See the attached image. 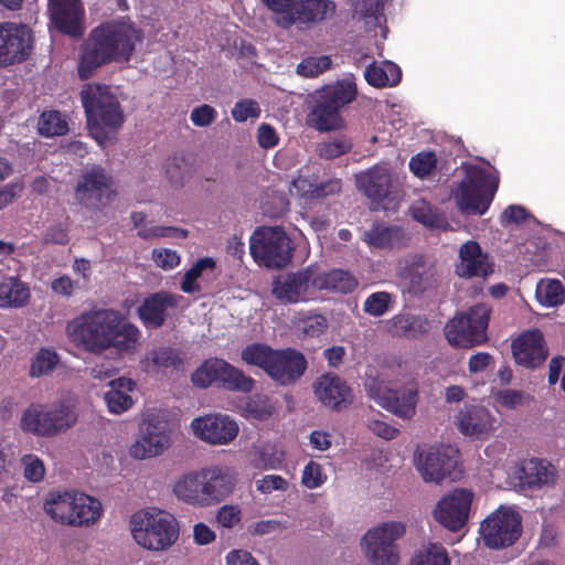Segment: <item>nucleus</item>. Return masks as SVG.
<instances>
[{"mask_svg": "<svg viewBox=\"0 0 565 565\" xmlns=\"http://www.w3.org/2000/svg\"><path fill=\"white\" fill-rule=\"evenodd\" d=\"M81 100L90 135L99 143L108 139V132H116L122 127L125 115L109 85L86 84L81 90Z\"/></svg>", "mask_w": 565, "mask_h": 565, "instance_id": "20e7f679", "label": "nucleus"}, {"mask_svg": "<svg viewBox=\"0 0 565 565\" xmlns=\"http://www.w3.org/2000/svg\"><path fill=\"white\" fill-rule=\"evenodd\" d=\"M130 532L134 541L142 548L163 552L177 542L179 523L168 512L140 510L131 515Z\"/></svg>", "mask_w": 565, "mask_h": 565, "instance_id": "423d86ee", "label": "nucleus"}, {"mask_svg": "<svg viewBox=\"0 0 565 565\" xmlns=\"http://www.w3.org/2000/svg\"><path fill=\"white\" fill-rule=\"evenodd\" d=\"M313 279H316V269L311 266L288 273L274 281V296L287 303H296L309 299L310 291L313 290Z\"/></svg>", "mask_w": 565, "mask_h": 565, "instance_id": "a878e982", "label": "nucleus"}, {"mask_svg": "<svg viewBox=\"0 0 565 565\" xmlns=\"http://www.w3.org/2000/svg\"><path fill=\"white\" fill-rule=\"evenodd\" d=\"M24 477L32 482H39L44 478L45 469L43 461L35 455H25L22 458Z\"/></svg>", "mask_w": 565, "mask_h": 565, "instance_id": "13d9d810", "label": "nucleus"}, {"mask_svg": "<svg viewBox=\"0 0 565 565\" xmlns=\"http://www.w3.org/2000/svg\"><path fill=\"white\" fill-rule=\"evenodd\" d=\"M454 423L465 437L483 441L491 436L495 418L487 407L465 403L456 413Z\"/></svg>", "mask_w": 565, "mask_h": 565, "instance_id": "aec40b11", "label": "nucleus"}, {"mask_svg": "<svg viewBox=\"0 0 565 565\" xmlns=\"http://www.w3.org/2000/svg\"><path fill=\"white\" fill-rule=\"evenodd\" d=\"M367 427L373 434L386 440L394 439L399 433L396 427L380 419H370Z\"/></svg>", "mask_w": 565, "mask_h": 565, "instance_id": "0e129e2a", "label": "nucleus"}, {"mask_svg": "<svg viewBox=\"0 0 565 565\" xmlns=\"http://www.w3.org/2000/svg\"><path fill=\"white\" fill-rule=\"evenodd\" d=\"M30 298L29 287L18 277L0 274V307H23Z\"/></svg>", "mask_w": 565, "mask_h": 565, "instance_id": "4c0bfd02", "label": "nucleus"}, {"mask_svg": "<svg viewBox=\"0 0 565 565\" xmlns=\"http://www.w3.org/2000/svg\"><path fill=\"white\" fill-rule=\"evenodd\" d=\"M183 300L181 295L158 291L147 296L137 308V315L146 328H161L168 317V310L177 308Z\"/></svg>", "mask_w": 565, "mask_h": 565, "instance_id": "c85d7f7f", "label": "nucleus"}, {"mask_svg": "<svg viewBox=\"0 0 565 565\" xmlns=\"http://www.w3.org/2000/svg\"><path fill=\"white\" fill-rule=\"evenodd\" d=\"M198 471H191L182 475L173 486L175 497L189 504L198 507Z\"/></svg>", "mask_w": 565, "mask_h": 565, "instance_id": "c03bdc74", "label": "nucleus"}, {"mask_svg": "<svg viewBox=\"0 0 565 565\" xmlns=\"http://www.w3.org/2000/svg\"><path fill=\"white\" fill-rule=\"evenodd\" d=\"M172 426L164 411L151 412L147 415L140 435L129 448L135 459L160 456L170 447Z\"/></svg>", "mask_w": 565, "mask_h": 565, "instance_id": "ddd939ff", "label": "nucleus"}, {"mask_svg": "<svg viewBox=\"0 0 565 565\" xmlns=\"http://www.w3.org/2000/svg\"><path fill=\"white\" fill-rule=\"evenodd\" d=\"M356 93V85L348 79L324 86L312 110L316 128L320 131L338 129L342 122L340 109L352 103Z\"/></svg>", "mask_w": 565, "mask_h": 565, "instance_id": "9b49d317", "label": "nucleus"}, {"mask_svg": "<svg viewBox=\"0 0 565 565\" xmlns=\"http://www.w3.org/2000/svg\"><path fill=\"white\" fill-rule=\"evenodd\" d=\"M217 522L223 527H232L241 521V511L233 505H223L216 515Z\"/></svg>", "mask_w": 565, "mask_h": 565, "instance_id": "69168bd1", "label": "nucleus"}, {"mask_svg": "<svg viewBox=\"0 0 565 565\" xmlns=\"http://www.w3.org/2000/svg\"><path fill=\"white\" fill-rule=\"evenodd\" d=\"M72 343L92 354L115 349L120 354L136 352L140 330L115 309L94 308L82 312L66 324Z\"/></svg>", "mask_w": 565, "mask_h": 565, "instance_id": "f257e3e1", "label": "nucleus"}, {"mask_svg": "<svg viewBox=\"0 0 565 565\" xmlns=\"http://www.w3.org/2000/svg\"><path fill=\"white\" fill-rule=\"evenodd\" d=\"M110 180L99 167L86 171L75 186V199L79 204L98 209L110 198Z\"/></svg>", "mask_w": 565, "mask_h": 565, "instance_id": "393cba45", "label": "nucleus"}, {"mask_svg": "<svg viewBox=\"0 0 565 565\" xmlns=\"http://www.w3.org/2000/svg\"><path fill=\"white\" fill-rule=\"evenodd\" d=\"M492 308L481 302L457 313L444 328L445 337L456 348H473L488 341L487 330Z\"/></svg>", "mask_w": 565, "mask_h": 565, "instance_id": "0eeeda50", "label": "nucleus"}, {"mask_svg": "<svg viewBox=\"0 0 565 565\" xmlns=\"http://www.w3.org/2000/svg\"><path fill=\"white\" fill-rule=\"evenodd\" d=\"M535 297L544 307H556L563 303L565 289L557 279H541L536 285Z\"/></svg>", "mask_w": 565, "mask_h": 565, "instance_id": "79ce46f5", "label": "nucleus"}, {"mask_svg": "<svg viewBox=\"0 0 565 565\" xmlns=\"http://www.w3.org/2000/svg\"><path fill=\"white\" fill-rule=\"evenodd\" d=\"M411 565H450V558L443 545L429 544L412 559Z\"/></svg>", "mask_w": 565, "mask_h": 565, "instance_id": "de8ad7c7", "label": "nucleus"}, {"mask_svg": "<svg viewBox=\"0 0 565 565\" xmlns=\"http://www.w3.org/2000/svg\"><path fill=\"white\" fill-rule=\"evenodd\" d=\"M438 159L434 151H420L414 154L409 162V171L418 179L425 180L434 175Z\"/></svg>", "mask_w": 565, "mask_h": 565, "instance_id": "37998d69", "label": "nucleus"}, {"mask_svg": "<svg viewBox=\"0 0 565 565\" xmlns=\"http://www.w3.org/2000/svg\"><path fill=\"white\" fill-rule=\"evenodd\" d=\"M138 236L143 239H151L154 237L185 238L188 236V231L175 226H150L138 231Z\"/></svg>", "mask_w": 565, "mask_h": 565, "instance_id": "5fc2aeb1", "label": "nucleus"}, {"mask_svg": "<svg viewBox=\"0 0 565 565\" xmlns=\"http://www.w3.org/2000/svg\"><path fill=\"white\" fill-rule=\"evenodd\" d=\"M44 512L56 523L89 526L102 515L100 502L78 491H51L43 502Z\"/></svg>", "mask_w": 565, "mask_h": 565, "instance_id": "39448f33", "label": "nucleus"}, {"mask_svg": "<svg viewBox=\"0 0 565 565\" xmlns=\"http://www.w3.org/2000/svg\"><path fill=\"white\" fill-rule=\"evenodd\" d=\"M498 186V178L483 168L468 167L455 193L459 210L465 214L483 215L489 210Z\"/></svg>", "mask_w": 565, "mask_h": 565, "instance_id": "6e6552de", "label": "nucleus"}, {"mask_svg": "<svg viewBox=\"0 0 565 565\" xmlns=\"http://www.w3.org/2000/svg\"><path fill=\"white\" fill-rule=\"evenodd\" d=\"M108 391L104 394L107 408L113 414H122L134 405L130 393L136 388V383L128 377H117L108 383Z\"/></svg>", "mask_w": 565, "mask_h": 565, "instance_id": "f704fd0d", "label": "nucleus"}, {"mask_svg": "<svg viewBox=\"0 0 565 565\" xmlns=\"http://www.w3.org/2000/svg\"><path fill=\"white\" fill-rule=\"evenodd\" d=\"M459 451L451 446L431 448L420 459L418 470L425 481L440 483L444 479L455 480L460 471L457 470Z\"/></svg>", "mask_w": 565, "mask_h": 565, "instance_id": "6ab92c4d", "label": "nucleus"}, {"mask_svg": "<svg viewBox=\"0 0 565 565\" xmlns=\"http://www.w3.org/2000/svg\"><path fill=\"white\" fill-rule=\"evenodd\" d=\"M473 497L471 490L456 488L437 502L433 510L435 520L451 532L460 531L468 522Z\"/></svg>", "mask_w": 565, "mask_h": 565, "instance_id": "a211bd4d", "label": "nucleus"}, {"mask_svg": "<svg viewBox=\"0 0 565 565\" xmlns=\"http://www.w3.org/2000/svg\"><path fill=\"white\" fill-rule=\"evenodd\" d=\"M58 362L60 358L53 349L41 348L31 361L30 376L46 375L55 369Z\"/></svg>", "mask_w": 565, "mask_h": 565, "instance_id": "a18cd8bd", "label": "nucleus"}, {"mask_svg": "<svg viewBox=\"0 0 565 565\" xmlns=\"http://www.w3.org/2000/svg\"><path fill=\"white\" fill-rule=\"evenodd\" d=\"M392 295L386 291L371 294L363 303V310L373 317H381L388 311Z\"/></svg>", "mask_w": 565, "mask_h": 565, "instance_id": "8fccbe9b", "label": "nucleus"}, {"mask_svg": "<svg viewBox=\"0 0 565 565\" xmlns=\"http://www.w3.org/2000/svg\"><path fill=\"white\" fill-rule=\"evenodd\" d=\"M290 191H295L298 196L305 200L319 199V194L321 193L319 192L318 184L316 182H312L309 178L301 175L294 179ZM320 191L322 190L320 189Z\"/></svg>", "mask_w": 565, "mask_h": 565, "instance_id": "4d7b16f0", "label": "nucleus"}, {"mask_svg": "<svg viewBox=\"0 0 565 565\" xmlns=\"http://www.w3.org/2000/svg\"><path fill=\"white\" fill-rule=\"evenodd\" d=\"M191 428L195 437L211 445H227L238 434L236 422L221 414L194 418Z\"/></svg>", "mask_w": 565, "mask_h": 565, "instance_id": "b1692460", "label": "nucleus"}, {"mask_svg": "<svg viewBox=\"0 0 565 565\" xmlns=\"http://www.w3.org/2000/svg\"><path fill=\"white\" fill-rule=\"evenodd\" d=\"M288 486L289 483L285 478L276 475H268L256 480V489L266 494L271 493L275 490L286 491Z\"/></svg>", "mask_w": 565, "mask_h": 565, "instance_id": "052dcab7", "label": "nucleus"}, {"mask_svg": "<svg viewBox=\"0 0 565 565\" xmlns=\"http://www.w3.org/2000/svg\"><path fill=\"white\" fill-rule=\"evenodd\" d=\"M335 13V3L332 0H297L290 11L276 19L277 25L289 29L298 24L300 29L326 20Z\"/></svg>", "mask_w": 565, "mask_h": 565, "instance_id": "412c9836", "label": "nucleus"}, {"mask_svg": "<svg viewBox=\"0 0 565 565\" xmlns=\"http://www.w3.org/2000/svg\"><path fill=\"white\" fill-rule=\"evenodd\" d=\"M516 478L521 490L537 491L554 483L556 469L547 460L533 457L520 462L516 469Z\"/></svg>", "mask_w": 565, "mask_h": 565, "instance_id": "c756f323", "label": "nucleus"}, {"mask_svg": "<svg viewBox=\"0 0 565 565\" xmlns=\"http://www.w3.org/2000/svg\"><path fill=\"white\" fill-rule=\"evenodd\" d=\"M367 394L376 401L380 406L392 412L402 418H411L415 415L418 402L417 383L412 381L402 390H392L382 386L376 380L372 379L366 384Z\"/></svg>", "mask_w": 565, "mask_h": 565, "instance_id": "f3484780", "label": "nucleus"}, {"mask_svg": "<svg viewBox=\"0 0 565 565\" xmlns=\"http://www.w3.org/2000/svg\"><path fill=\"white\" fill-rule=\"evenodd\" d=\"M216 117L217 111L214 107L207 104L194 107L190 114V119L196 127H207L216 119Z\"/></svg>", "mask_w": 565, "mask_h": 565, "instance_id": "bf43d9fd", "label": "nucleus"}, {"mask_svg": "<svg viewBox=\"0 0 565 565\" xmlns=\"http://www.w3.org/2000/svg\"><path fill=\"white\" fill-rule=\"evenodd\" d=\"M390 332L396 337L418 339L429 331V321L422 316L397 315L390 321Z\"/></svg>", "mask_w": 565, "mask_h": 565, "instance_id": "e433bc0d", "label": "nucleus"}, {"mask_svg": "<svg viewBox=\"0 0 565 565\" xmlns=\"http://www.w3.org/2000/svg\"><path fill=\"white\" fill-rule=\"evenodd\" d=\"M68 124L65 116L54 109L44 110L38 120V132L46 138L66 135Z\"/></svg>", "mask_w": 565, "mask_h": 565, "instance_id": "a19ab883", "label": "nucleus"}, {"mask_svg": "<svg viewBox=\"0 0 565 565\" xmlns=\"http://www.w3.org/2000/svg\"><path fill=\"white\" fill-rule=\"evenodd\" d=\"M356 186L367 198L380 202L391 193V173L385 168L374 167L356 175Z\"/></svg>", "mask_w": 565, "mask_h": 565, "instance_id": "72a5a7b5", "label": "nucleus"}, {"mask_svg": "<svg viewBox=\"0 0 565 565\" xmlns=\"http://www.w3.org/2000/svg\"><path fill=\"white\" fill-rule=\"evenodd\" d=\"M215 267V262L211 257L200 258L193 266L185 271L181 281V290L185 294L199 292L201 290L198 278L201 277L203 270Z\"/></svg>", "mask_w": 565, "mask_h": 565, "instance_id": "49530a36", "label": "nucleus"}, {"mask_svg": "<svg viewBox=\"0 0 565 565\" xmlns=\"http://www.w3.org/2000/svg\"><path fill=\"white\" fill-rule=\"evenodd\" d=\"M32 29L22 22H0V68L29 60L33 52Z\"/></svg>", "mask_w": 565, "mask_h": 565, "instance_id": "dca6fc26", "label": "nucleus"}, {"mask_svg": "<svg viewBox=\"0 0 565 565\" xmlns=\"http://www.w3.org/2000/svg\"><path fill=\"white\" fill-rule=\"evenodd\" d=\"M47 11L58 32L72 38L83 35L85 10L81 0H47Z\"/></svg>", "mask_w": 565, "mask_h": 565, "instance_id": "5701e85b", "label": "nucleus"}, {"mask_svg": "<svg viewBox=\"0 0 565 565\" xmlns=\"http://www.w3.org/2000/svg\"><path fill=\"white\" fill-rule=\"evenodd\" d=\"M193 385L206 388L216 383L220 386L234 392L249 393L255 386L250 376L223 359H206L191 375Z\"/></svg>", "mask_w": 565, "mask_h": 565, "instance_id": "f8f14e48", "label": "nucleus"}, {"mask_svg": "<svg viewBox=\"0 0 565 565\" xmlns=\"http://www.w3.org/2000/svg\"><path fill=\"white\" fill-rule=\"evenodd\" d=\"M405 534L401 522H383L369 530L362 539V546L372 565H397L399 554L396 541Z\"/></svg>", "mask_w": 565, "mask_h": 565, "instance_id": "4468645a", "label": "nucleus"}, {"mask_svg": "<svg viewBox=\"0 0 565 565\" xmlns=\"http://www.w3.org/2000/svg\"><path fill=\"white\" fill-rule=\"evenodd\" d=\"M257 141L262 148L269 149L275 147L279 139L276 130L270 125L262 124L257 130Z\"/></svg>", "mask_w": 565, "mask_h": 565, "instance_id": "338daca9", "label": "nucleus"}, {"mask_svg": "<svg viewBox=\"0 0 565 565\" xmlns=\"http://www.w3.org/2000/svg\"><path fill=\"white\" fill-rule=\"evenodd\" d=\"M514 361L525 369L535 370L548 358V348L539 329L522 332L511 343Z\"/></svg>", "mask_w": 565, "mask_h": 565, "instance_id": "4be33fe9", "label": "nucleus"}, {"mask_svg": "<svg viewBox=\"0 0 565 565\" xmlns=\"http://www.w3.org/2000/svg\"><path fill=\"white\" fill-rule=\"evenodd\" d=\"M317 398L332 411L341 412L353 403V392L348 383L340 376L326 373L313 383Z\"/></svg>", "mask_w": 565, "mask_h": 565, "instance_id": "cd10ccee", "label": "nucleus"}, {"mask_svg": "<svg viewBox=\"0 0 565 565\" xmlns=\"http://www.w3.org/2000/svg\"><path fill=\"white\" fill-rule=\"evenodd\" d=\"M77 422L75 408L64 402L51 405H32L21 418V427L41 437H52L66 431Z\"/></svg>", "mask_w": 565, "mask_h": 565, "instance_id": "1a4fd4ad", "label": "nucleus"}, {"mask_svg": "<svg viewBox=\"0 0 565 565\" xmlns=\"http://www.w3.org/2000/svg\"><path fill=\"white\" fill-rule=\"evenodd\" d=\"M226 565H259L252 553L245 550H233L226 557Z\"/></svg>", "mask_w": 565, "mask_h": 565, "instance_id": "774afa93", "label": "nucleus"}, {"mask_svg": "<svg viewBox=\"0 0 565 565\" xmlns=\"http://www.w3.org/2000/svg\"><path fill=\"white\" fill-rule=\"evenodd\" d=\"M356 287V278L350 271L338 268L324 273L316 271V279H313V290L350 294Z\"/></svg>", "mask_w": 565, "mask_h": 565, "instance_id": "c9c22d12", "label": "nucleus"}, {"mask_svg": "<svg viewBox=\"0 0 565 565\" xmlns=\"http://www.w3.org/2000/svg\"><path fill=\"white\" fill-rule=\"evenodd\" d=\"M146 362L148 367L154 371L173 369L179 370L183 365V360L178 350L171 347L154 348L147 353Z\"/></svg>", "mask_w": 565, "mask_h": 565, "instance_id": "ea45409f", "label": "nucleus"}, {"mask_svg": "<svg viewBox=\"0 0 565 565\" xmlns=\"http://www.w3.org/2000/svg\"><path fill=\"white\" fill-rule=\"evenodd\" d=\"M331 66V58L327 55L322 56H310L305 60H302L297 65V73L299 75H302L305 77H316L327 70H329Z\"/></svg>", "mask_w": 565, "mask_h": 565, "instance_id": "09e8293b", "label": "nucleus"}, {"mask_svg": "<svg viewBox=\"0 0 565 565\" xmlns=\"http://www.w3.org/2000/svg\"><path fill=\"white\" fill-rule=\"evenodd\" d=\"M260 108L256 100L254 99H241L238 100L233 109L232 117L237 122H244L248 118H258L260 116Z\"/></svg>", "mask_w": 565, "mask_h": 565, "instance_id": "864d4df0", "label": "nucleus"}, {"mask_svg": "<svg viewBox=\"0 0 565 565\" xmlns=\"http://www.w3.org/2000/svg\"><path fill=\"white\" fill-rule=\"evenodd\" d=\"M398 274L407 282L408 291L414 296H422L438 285L437 269L434 265L426 263L423 254L407 257Z\"/></svg>", "mask_w": 565, "mask_h": 565, "instance_id": "bb28decb", "label": "nucleus"}, {"mask_svg": "<svg viewBox=\"0 0 565 565\" xmlns=\"http://www.w3.org/2000/svg\"><path fill=\"white\" fill-rule=\"evenodd\" d=\"M241 360L248 366L260 369L275 384L282 387L295 385L308 369V361L299 350L275 349L263 342L244 347Z\"/></svg>", "mask_w": 565, "mask_h": 565, "instance_id": "7ed1b4c3", "label": "nucleus"}, {"mask_svg": "<svg viewBox=\"0 0 565 565\" xmlns=\"http://www.w3.org/2000/svg\"><path fill=\"white\" fill-rule=\"evenodd\" d=\"M412 215L414 220L422 223L429 228L441 227L444 220L429 204L423 202L419 205L412 207Z\"/></svg>", "mask_w": 565, "mask_h": 565, "instance_id": "3c124183", "label": "nucleus"}, {"mask_svg": "<svg viewBox=\"0 0 565 565\" xmlns=\"http://www.w3.org/2000/svg\"><path fill=\"white\" fill-rule=\"evenodd\" d=\"M362 241L375 249H402L409 245L411 235L398 225H384L374 223L369 231H365Z\"/></svg>", "mask_w": 565, "mask_h": 565, "instance_id": "7c9ffc66", "label": "nucleus"}, {"mask_svg": "<svg viewBox=\"0 0 565 565\" xmlns=\"http://www.w3.org/2000/svg\"><path fill=\"white\" fill-rule=\"evenodd\" d=\"M364 77L373 87H392L401 82L402 71L398 65L390 61L384 62L382 65L372 63L365 68Z\"/></svg>", "mask_w": 565, "mask_h": 565, "instance_id": "58836bf2", "label": "nucleus"}, {"mask_svg": "<svg viewBox=\"0 0 565 565\" xmlns=\"http://www.w3.org/2000/svg\"><path fill=\"white\" fill-rule=\"evenodd\" d=\"M206 507L224 501L234 490L235 480L221 467L203 468Z\"/></svg>", "mask_w": 565, "mask_h": 565, "instance_id": "473e14b6", "label": "nucleus"}, {"mask_svg": "<svg viewBox=\"0 0 565 565\" xmlns=\"http://www.w3.org/2000/svg\"><path fill=\"white\" fill-rule=\"evenodd\" d=\"M460 263L456 266V274L460 277H487L492 268L487 262V255L482 253L480 245L475 241H468L459 249Z\"/></svg>", "mask_w": 565, "mask_h": 565, "instance_id": "2f4dec72", "label": "nucleus"}, {"mask_svg": "<svg viewBox=\"0 0 565 565\" xmlns=\"http://www.w3.org/2000/svg\"><path fill=\"white\" fill-rule=\"evenodd\" d=\"M352 143L344 137H337L318 146L319 156L326 159H334L350 151Z\"/></svg>", "mask_w": 565, "mask_h": 565, "instance_id": "603ef678", "label": "nucleus"}, {"mask_svg": "<svg viewBox=\"0 0 565 565\" xmlns=\"http://www.w3.org/2000/svg\"><path fill=\"white\" fill-rule=\"evenodd\" d=\"M143 36V31L130 20L102 22L90 30L81 45L78 77L85 81L104 65L129 62Z\"/></svg>", "mask_w": 565, "mask_h": 565, "instance_id": "f03ea898", "label": "nucleus"}, {"mask_svg": "<svg viewBox=\"0 0 565 565\" xmlns=\"http://www.w3.org/2000/svg\"><path fill=\"white\" fill-rule=\"evenodd\" d=\"M327 476L323 473L322 467L316 461H309L302 471L301 483L308 489H316L323 484Z\"/></svg>", "mask_w": 565, "mask_h": 565, "instance_id": "6e6d98bb", "label": "nucleus"}, {"mask_svg": "<svg viewBox=\"0 0 565 565\" xmlns=\"http://www.w3.org/2000/svg\"><path fill=\"white\" fill-rule=\"evenodd\" d=\"M249 252L256 263L278 269L291 262L294 246L282 227L264 226L252 235Z\"/></svg>", "mask_w": 565, "mask_h": 565, "instance_id": "9d476101", "label": "nucleus"}, {"mask_svg": "<svg viewBox=\"0 0 565 565\" xmlns=\"http://www.w3.org/2000/svg\"><path fill=\"white\" fill-rule=\"evenodd\" d=\"M522 516L511 508L500 507L480 524L483 544L491 550L512 546L521 536Z\"/></svg>", "mask_w": 565, "mask_h": 565, "instance_id": "2eb2a0df", "label": "nucleus"}, {"mask_svg": "<svg viewBox=\"0 0 565 565\" xmlns=\"http://www.w3.org/2000/svg\"><path fill=\"white\" fill-rule=\"evenodd\" d=\"M152 258L157 266L166 270L172 269L180 264L178 253L169 248L153 249Z\"/></svg>", "mask_w": 565, "mask_h": 565, "instance_id": "680f3d73", "label": "nucleus"}, {"mask_svg": "<svg viewBox=\"0 0 565 565\" xmlns=\"http://www.w3.org/2000/svg\"><path fill=\"white\" fill-rule=\"evenodd\" d=\"M525 394L522 391L516 390H503L498 392L497 401L505 408H515L523 404Z\"/></svg>", "mask_w": 565, "mask_h": 565, "instance_id": "e2e57ef3", "label": "nucleus"}]
</instances>
